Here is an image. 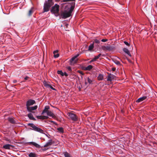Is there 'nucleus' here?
<instances>
[{"label": "nucleus", "mask_w": 157, "mask_h": 157, "mask_svg": "<svg viewBox=\"0 0 157 157\" xmlns=\"http://www.w3.org/2000/svg\"><path fill=\"white\" fill-rule=\"evenodd\" d=\"M147 98V97L146 96H144L141 98H138L136 101V102H140L146 99Z\"/></svg>", "instance_id": "obj_15"}, {"label": "nucleus", "mask_w": 157, "mask_h": 157, "mask_svg": "<svg viewBox=\"0 0 157 157\" xmlns=\"http://www.w3.org/2000/svg\"><path fill=\"white\" fill-rule=\"evenodd\" d=\"M115 76L111 74H109L108 76L107 81H111L112 80L115 78Z\"/></svg>", "instance_id": "obj_13"}, {"label": "nucleus", "mask_w": 157, "mask_h": 157, "mask_svg": "<svg viewBox=\"0 0 157 157\" xmlns=\"http://www.w3.org/2000/svg\"><path fill=\"white\" fill-rule=\"evenodd\" d=\"M64 76L65 75L66 77H67L68 76V74L66 72H64Z\"/></svg>", "instance_id": "obj_39"}, {"label": "nucleus", "mask_w": 157, "mask_h": 157, "mask_svg": "<svg viewBox=\"0 0 157 157\" xmlns=\"http://www.w3.org/2000/svg\"><path fill=\"white\" fill-rule=\"evenodd\" d=\"M67 115L69 117V119L72 121H76L78 120V117L75 114L69 112L67 113Z\"/></svg>", "instance_id": "obj_3"}, {"label": "nucleus", "mask_w": 157, "mask_h": 157, "mask_svg": "<svg viewBox=\"0 0 157 157\" xmlns=\"http://www.w3.org/2000/svg\"><path fill=\"white\" fill-rule=\"evenodd\" d=\"M103 78V76L101 74H100L98 77V80H101Z\"/></svg>", "instance_id": "obj_24"}, {"label": "nucleus", "mask_w": 157, "mask_h": 157, "mask_svg": "<svg viewBox=\"0 0 157 157\" xmlns=\"http://www.w3.org/2000/svg\"><path fill=\"white\" fill-rule=\"evenodd\" d=\"M52 140H49L48 142H47L45 144L44 146V147H48V146H50L52 144Z\"/></svg>", "instance_id": "obj_18"}, {"label": "nucleus", "mask_w": 157, "mask_h": 157, "mask_svg": "<svg viewBox=\"0 0 157 157\" xmlns=\"http://www.w3.org/2000/svg\"><path fill=\"white\" fill-rule=\"evenodd\" d=\"M87 81L90 84H91L92 82V80L89 77L87 78Z\"/></svg>", "instance_id": "obj_31"}, {"label": "nucleus", "mask_w": 157, "mask_h": 157, "mask_svg": "<svg viewBox=\"0 0 157 157\" xmlns=\"http://www.w3.org/2000/svg\"><path fill=\"white\" fill-rule=\"evenodd\" d=\"M74 8V6H71L70 7V9L69 10V13H70L71 14Z\"/></svg>", "instance_id": "obj_27"}, {"label": "nucleus", "mask_w": 157, "mask_h": 157, "mask_svg": "<svg viewBox=\"0 0 157 157\" xmlns=\"http://www.w3.org/2000/svg\"><path fill=\"white\" fill-rule=\"evenodd\" d=\"M29 144H32V145H33L34 146H35L36 148H40V146L38 144H37V143H36L34 142H30L29 143Z\"/></svg>", "instance_id": "obj_16"}, {"label": "nucleus", "mask_w": 157, "mask_h": 157, "mask_svg": "<svg viewBox=\"0 0 157 157\" xmlns=\"http://www.w3.org/2000/svg\"><path fill=\"white\" fill-rule=\"evenodd\" d=\"M9 121L11 123H12L14 124L15 123V121L14 119L13 118L11 117L9 118Z\"/></svg>", "instance_id": "obj_25"}, {"label": "nucleus", "mask_w": 157, "mask_h": 157, "mask_svg": "<svg viewBox=\"0 0 157 157\" xmlns=\"http://www.w3.org/2000/svg\"><path fill=\"white\" fill-rule=\"evenodd\" d=\"M54 54V56L55 58H58L59 56V54L58 53H57L56 54V53H55Z\"/></svg>", "instance_id": "obj_33"}, {"label": "nucleus", "mask_w": 157, "mask_h": 157, "mask_svg": "<svg viewBox=\"0 0 157 157\" xmlns=\"http://www.w3.org/2000/svg\"><path fill=\"white\" fill-rule=\"evenodd\" d=\"M47 116L51 117L54 119L56 118V116L51 111H48L47 113Z\"/></svg>", "instance_id": "obj_9"}, {"label": "nucleus", "mask_w": 157, "mask_h": 157, "mask_svg": "<svg viewBox=\"0 0 157 157\" xmlns=\"http://www.w3.org/2000/svg\"><path fill=\"white\" fill-rule=\"evenodd\" d=\"M123 51L124 52L127 53L129 56H131V55L128 49L124 48L123 49Z\"/></svg>", "instance_id": "obj_17"}, {"label": "nucleus", "mask_w": 157, "mask_h": 157, "mask_svg": "<svg viewBox=\"0 0 157 157\" xmlns=\"http://www.w3.org/2000/svg\"><path fill=\"white\" fill-rule=\"evenodd\" d=\"M27 109L29 112H32V111L36 109L37 108V105H35L33 107L28 106L27 107Z\"/></svg>", "instance_id": "obj_10"}, {"label": "nucleus", "mask_w": 157, "mask_h": 157, "mask_svg": "<svg viewBox=\"0 0 157 157\" xmlns=\"http://www.w3.org/2000/svg\"><path fill=\"white\" fill-rule=\"evenodd\" d=\"M50 85L49 84H48V83H45V85H44V86H46V87H48V85Z\"/></svg>", "instance_id": "obj_42"}, {"label": "nucleus", "mask_w": 157, "mask_h": 157, "mask_svg": "<svg viewBox=\"0 0 157 157\" xmlns=\"http://www.w3.org/2000/svg\"><path fill=\"white\" fill-rule=\"evenodd\" d=\"M108 40L107 39H103L101 40V41L103 42H105Z\"/></svg>", "instance_id": "obj_38"}, {"label": "nucleus", "mask_w": 157, "mask_h": 157, "mask_svg": "<svg viewBox=\"0 0 157 157\" xmlns=\"http://www.w3.org/2000/svg\"><path fill=\"white\" fill-rule=\"evenodd\" d=\"M93 68V66L91 65H89L87 67H85L84 70L86 71H90Z\"/></svg>", "instance_id": "obj_19"}, {"label": "nucleus", "mask_w": 157, "mask_h": 157, "mask_svg": "<svg viewBox=\"0 0 157 157\" xmlns=\"http://www.w3.org/2000/svg\"><path fill=\"white\" fill-rule=\"evenodd\" d=\"M94 61H95V60H94V58H93L92 60H91L90 61V62H92Z\"/></svg>", "instance_id": "obj_48"}, {"label": "nucleus", "mask_w": 157, "mask_h": 157, "mask_svg": "<svg viewBox=\"0 0 157 157\" xmlns=\"http://www.w3.org/2000/svg\"><path fill=\"white\" fill-rule=\"evenodd\" d=\"M45 149H43V150L44 151H45Z\"/></svg>", "instance_id": "obj_51"}, {"label": "nucleus", "mask_w": 157, "mask_h": 157, "mask_svg": "<svg viewBox=\"0 0 157 157\" xmlns=\"http://www.w3.org/2000/svg\"><path fill=\"white\" fill-rule=\"evenodd\" d=\"M36 117L38 119H40L41 120H47L48 118V117L47 116H37Z\"/></svg>", "instance_id": "obj_12"}, {"label": "nucleus", "mask_w": 157, "mask_h": 157, "mask_svg": "<svg viewBox=\"0 0 157 157\" xmlns=\"http://www.w3.org/2000/svg\"><path fill=\"white\" fill-rule=\"evenodd\" d=\"M57 129L60 132L63 133L64 132L63 129L62 127L58 128H57Z\"/></svg>", "instance_id": "obj_26"}, {"label": "nucleus", "mask_w": 157, "mask_h": 157, "mask_svg": "<svg viewBox=\"0 0 157 157\" xmlns=\"http://www.w3.org/2000/svg\"><path fill=\"white\" fill-rule=\"evenodd\" d=\"M60 0H55L57 2H59V1H60ZM48 1H49V2H50L51 3H52L53 4V2H52V0H48Z\"/></svg>", "instance_id": "obj_37"}, {"label": "nucleus", "mask_w": 157, "mask_h": 157, "mask_svg": "<svg viewBox=\"0 0 157 157\" xmlns=\"http://www.w3.org/2000/svg\"><path fill=\"white\" fill-rule=\"evenodd\" d=\"M77 72L80 74L81 75H84V73L83 72L81 71L80 70H78L77 71Z\"/></svg>", "instance_id": "obj_35"}, {"label": "nucleus", "mask_w": 157, "mask_h": 157, "mask_svg": "<svg viewBox=\"0 0 157 157\" xmlns=\"http://www.w3.org/2000/svg\"><path fill=\"white\" fill-rule=\"evenodd\" d=\"M94 42H93L92 44H91L89 46L88 49V51H90L93 49L94 48Z\"/></svg>", "instance_id": "obj_23"}, {"label": "nucleus", "mask_w": 157, "mask_h": 157, "mask_svg": "<svg viewBox=\"0 0 157 157\" xmlns=\"http://www.w3.org/2000/svg\"><path fill=\"white\" fill-rule=\"evenodd\" d=\"M59 5L56 4L54 6L52 7L51 10L52 12L54 13H58L59 12Z\"/></svg>", "instance_id": "obj_5"}, {"label": "nucleus", "mask_w": 157, "mask_h": 157, "mask_svg": "<svg viewBox=\"0 0 157 157\" xmlns=\"http://www.w3.org/2000/svg\"><path fill=\"white\" fill-rule=\"evenodd\" d=\"M94 42L96 44H99L100 43V41L97 39H95Z\"/></svg>", "instance_id": "obj_32"}, {"label": "nucleus", "mask_w": 157, "mask_h": 157, "mask_svg": "<svg viewBox=\"0 0 157 157\" xmlns=\"http://www.w3.org/2000/svg\"><path fill=\"white\" fill-rule=\"evenodd\" d=\"M35 103V101L34 100L32 99L29 100L26 102V107L33 105Z\"/></svg>", "instance_id": "obj_8"}, {"label": "nucleus", "mask_w": 157, "mask_h": 157, "mask_svg": "<svg viewBox=\"0 0 157 157\" xmlns=\"http://www.w3.org/2000/svg\"><path fill=\"white\" fill-rule=\"evenodd\" d=\"M28 125L32 127L33 128L32 129L35 131L39 132L41 133H43L44 132V131L42 129L36 126L33 123H29Z\"/></svg>", "instance_id": "obj_1"}, {"label": "nucleus", "mask_w": 157, "mask_h": 157, "mask_svg": "<svg viewBox=\"0 0 157 157\" xmlns=\"http://www.w3.org/2000/svg\"><path fill=\"white\" fill-rule=\"evenodd\" d=\"M79 56V54H78L71 58L69 61L70 64V65H73L77 63L78 59H76V58Z\"/></svg>", "instance_id": "obj_4"}, {"label": "nucleus", "mask_w": 157, "mask_h": 157, "mask_svg": "<svg viewBox=\"0 0 157 157\" xmlns=\"http://www.w3.org/2000/svg\"><path fill=\"white\" fill-rule=\"evenodd\" d=\"M102 50L104 51L108 50L109 51H111L113 50L114 48L110 45L108 44L106 46H102Z\"/></svg>", "instance_id": "obj_6"}, {"label": "nucleus", "mask_w": 157, "mask_h": 157, "mask_svg": "<svg viewBox=\"0 0 157 157\" xmlns=\"http://www.w3.org/2000/svg\"><path fill=\"white\" fill-rule=\"evenodd\" d=\"M98 58L97 57V56H95L94 58V60H95V61L96 60L98 59Z\"/></svg>", "instance_id": "obj_41"}, {"label": "nucleus", "mask_w": 157, "mask_h": 157, "mask_svg": "<svg viewBox=\"0 0 157 157\" xmlns=\"http://www.w3.org/2000/svg\"><path fill=\"white\" fill-rule=\"evenodd\" d=\"M101 56V54H99V55L97 56V57L99 58Z\"/></svg>", "instance_id": "obj_46"}, {"label": "nucleus", "mask_w": 157, "mask_h": 157, "mask_svg": "<svg viewBox=\"0 0 157 157\" xmlns=\"http://www.w3.org/2000/svg\"><path fill=\"white\" fill-rule=\"evenodd\" d=\"M116 68L115 67H113L112 68V70L113 71H115L116 70Z\"/></svg>", "instance_id": "obj_45"}, {"label": "nucleus", "mask_w": 157, "mask_h": 157, "mask_svg": "<svg viewBox=\"0 0 157 157\" xmlns=\"http://www.w3.org/2000/svg\"><path fill=\"white\" fill-rule=\"evenodd\" d=\"M57 73L59 74H60L62 76H64L63 73L62 72V71L61 70L58 71Z\"/></svg>", "instance_id": "obj_29"}, {"label": "nucleus", "mask_w": 157, "mask_h": 157, "mask_svg": "<svg viewBox=\"0 0 157 157\" xmlns=\"http://www.w3.org/2000/svg\"><path fill=\"white\" fill-rule=\"evenodd\" d=\"M29 78V77L28 76H26L25 78L24 79L25 80H28Z\"/></svg>", "instance_id": "obj_40"}, {"label": "nucleus", "mask_w": 157, "mask_h": 157, "mask_svg": "<svg viewBox=\"0 0 157 157\" xmlns=\"http://www.w3.org/2000/svg\"><path fill=\"white\" fill-rule=\"evenodd\" d=\"M49 108L50 107L49 106L47 105L45 106L44 109L43 110L41 113V115L44 114L45 113H46L48 111H49L48 109H49Z\"/></svg>", "instance_id": "obj_14"}, {"label": "nucleus", "mask_w": 157, "mask_h": 157, "mask_svg": "<svg viewBox=\"0 0 157 157\" xmlns=\"http://www.w3.org/2000/svg\"><path fill=\"white\" fill-rule=\"evenodd\" d=\"M67 69L69 71L71 72H72V70L71 67L70 66H67L66 67Z\"/></svg>", "instance_id": "obj_30"}, {"label": "nucleus", "mask_w": 157, "mask_h": 157, "mask_svg": "<svg viewBox=\"0 0 157 157\" xmlns=\"http://www.w3.org/2000/svg\"><path fill=\"white\" fill-rule=\"evenodd\" d=\"M14 147L13 145L10 144H6L3 146V148L6 149H10L11 148H12Z\"/></svg>", "instance_id": "obj_11"}, {"label": "nucleus", "mask_w": 157, "mask_h": 157, "mask_svg": "<svg viewBox=\"0 0 157 157\" xmlns=\"http://www.w3.org/2000/svg\"><path fill=\"white\" fill-rule=\"evenodd\" d=\"M48 87L50 88L51 89H52L53 90H56V89H55L52 86H51V85H48Z\"/></svg>", "instance_id": "obj_36"}, {"label": "nucleus", "mask_w": 157, "mask_h": 157, "mask_svg": "<svg viewBox=\"0 0 157 157\" xmlns=\"http://www.w3.org/2000/svg\"><path fill=\"white\" fill-rule=\"evenodd\" d=\"M124 44H126V45H127V46H130V43H128V42H127V41H124Z\"/></svg>", "instance_id": "obj_34"}, {"label": "nucleus", "mask_w": 157, "mask_h": 157, "mask_svg": "<svg viewBox=\"0 0 157 157\" xmlns=\"http://www.w3.org/2000/svg\"><path fill=\"white\" fill-rule=\"evenodd\" d=\"M58 50H56V51H55L53 52V54H55V53H58Z\"/></svg>", "instance_id": "obj_44"}, {"label": "nucleus", "mask_w": 157, "mask_h": 157, "mask_svg": "<svg viewBox=\"0 0 157 157\" xmlns=\"http://www.w3.org/2000/svg\"><path fill=\"white\" fill-rule=\"evenodd\" d=\"M53 3H51L48 0L44 4V12H48L49 10L50 7L53 5Z\"/></svg>", "instance_id": "obj_2"}, {"label": "nucleus", "mask_w": 157, "mask_h": 157, "mask_svg": "<svg viewBox=\"0 0 157 157\" xmlns=\"http://www.w3.org/2000/svg\"><path fill=\"white\" fill-rule=\"evenodd\" d=\"M65 157H71L70 155L67 152H66L64 153Z\"/></svg>", "instance_id": "obj_28"}, {"label": "nucleus", "mask_w": 157, "mask_h": 157, "mask_svg": "<svg viewBox=\"0 0 157 157\" xmlns=\"http://www.w3.org/2000/svg\"><path fill=\"white\" fill-rule=\"evenodd\" d=\"M13 83H16L17 82V81L15 80H14L13 81Z\"/></svg>", "instance_id": "obj_47"}, {"label": "nucleus", "mask_w": 157, "mask_h": 157, "mask_svg": "<svg viewBox=\"0 0 157 157\" xmlns=\"http://www.w3.org/2000/svg\"><path fill=\"white\" fill-rule=\"evenodd\" d=\"M85 84H87V82H85Z\"/></svg>", "instance_id": "obj_52"}, {"label": "nucleus", "mask_w": 157, "mask_h": 157, "mask_svg": "<svg viewBox=\"0 0 157 157\" xmlns=\"http://www.w3.org/2000/svg\"><path fill=\"white\" fill-rule=\"evenodd\" d=\"M29 157H36L37 155L35 153L31 152L29 154Z\"/></svg>", "instance_id": "obj_22"}, {"label": "nucleus", "mask_w": 157, "mask_h": 157, "mask_svg": "<svg viewBox=\"0 0 157 157\" xmlns=\"http://www.w3.org/2000/svg\"><path fill=\"white\" fill-rule=\"evenodd\" d=\"M6 141H9L10 143L11 141L10 140H6Z\"/></svg>", "instance_id": "obj_49"}, {"label": "nucleus", "mask_w": 157, "mask_h": 157, "mask_svg": "<svg viewBox=\"0 0 157 157\" xmlns=\"http://www.w3.org/2000/svg\"><path fill=\"white\" fill-rule=\"evenodd\" d=\"M51 122H52V123H55V122L54 121H51Z\"/></svg>", "instance_id": "obj_50"}, {"label": "nucleus", "mask_w": 157, "mask_h": 157, "mask_svg": "<svg viewBox=\"0 0 157 157\" xmlns=\"http://www.w3.org/2000/svg\"><path fill=\"white\" fill-rule=\"evenodd\" d=\"M71 14L70 13H69L68 11L64 12L61 14V16L63 18L65 19L70 17Z\"/></svg>", "instance_id": "obj_7"}, {"label": "nucleus", "mask_w": 157, "mask_h": 157, "mask_svg": "<svg viewBox=\"0 0 157 157\" xmlns=\"http://www.w3.org/2000/svg\"><path fill=\"white\" fill-rule=\"evenodd\" d=\"M33 12H34V8L33 7H32L31 8V9L29 11L28 13V15L29 16H31Z\"/></svg>", "instance_id": "obj_21"}, {"label": "nucleus", "mask_w": 157, "mask_h": 157, "mask_svg": "<svg viewBox=\"0 0 157 157\" xmlns=\"http://www.w3.org/2000/svg\"><path fill=\"white\" fill-rule=\"evenodd\" d=\"M28 116L29 119L31 120L35 121L36 120L35 119L33 115L31 113H29L28 114Z\"/></svg>", "instance_id": "obj_20"}, {"label": "nucleus", "mask_w": 157, "mask_h": 157, "mask_svg": "<svg viewBox=\"0 0 157 157\" xmlns=\"http://www.w3.org/2000/svg\"><path fill=\"white\" fill-rule=\"evenodd\" d=\"M115 63H116L117 65H119V64H120V62L119 61H117L115 62Z\"/></svg>", "instance_id": "obj_43"}]
</instances>
